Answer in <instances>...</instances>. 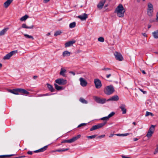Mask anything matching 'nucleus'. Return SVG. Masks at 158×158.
<instances>
[{
  "mask_svg": "<svg viewBox=\"0 0 158 158\" xmlns=\"http://www.w3.org/2000/svg\"><path fill=\"white\" fill-rule=\"evenodd\" d=\"M34 26L33 25H32L28 27L27 26L26 24L25 23H23L22 25V27L24 28H29L31 29L32 28L34 27Z\"/></svg>",
  "mask_w": 158,
  "mask_h": 158,
  "instance_id": "obj_24",
  "label": "nucleus"
},
{
  "mask_svg": "<svg viewBox=\"0 0 158 158\" xmlns=\"http://www.w3.org/2000/svg\"><path fill=\"white\" fill-rule=\"evenodd\" d=\"M61 33L62 32L60 31H56L55 32L54 35L55 36H56L58 35H60Z\"/></svg>",
  "mask_w": 158,
  "mask_h": 158,
  "instance_id": "obj_36",
  "label": "nucleus"
},
{
  "mask_svg": "<svg viewBox=\"0 0 158 158\" xmlns=\"http://www.w3.org/2000/svg\"><path fill=\"white\" fill-rule=\"evenodd\" d=\"M114 55L116 59L117 60L122 61L123 60V57L120 53L115 52L114 53Z\"/></svg>",
  "mask_w": 158,
  "mask_h": 158,
  "instance_id": "obj_7",
  "label": "nucleus"
},
{
  "mask_svg": "<svg viewBox=\"0 0 158 158\" xmlns=\"http://www.w3.org/2000/svg\"><path fill=\"white\" fill-rule=\"evenodd\" d=\"M125 10L123 5L119 4L116 8L114 13H117V16L119 17H123L124 16V13Z\"/></svg>",
  "mask_w": 158,
  "mask_h": 158,
  "instance_id": "obj_2",
  "label": "nucleus"
},
{
  "mask_svg": "<svg viewBox=\"0 0 158 158\" xmlns=\"http://www.w3.org/2000/svg\"><path fill=\"white\" fill-rule=\"evenodd\" d=\"M138 140V139H137V138H135L134 139V141H136Z\"/></svg>",
  "mask_w": 158,
  "mask_h": 158,
  "instance_id": "obj_59",
  "label": "nucleus"
},
{
  "mask_svg": "<svg viewBox=\"0 0 158 158\" xmlns=\"http://www.w3.org/2000/svg\"><path fill=\"white\" fill-rule=\"evenodd\" d=\"M50 35V32H48V33L47 34V36H49V35Z\"/></svg>",
  "mask_w": 158,
  "mask_h": 158,
  "instance_id": "obj_63",
  "label": "nucleus"
},
{
  "mask_svg": "<svg viewBox=\"0 0 158 158\" xmlns=\"http://www.w3.org/2000/svg\"><path fill=\"white\" fill-rule=\"evenodd\" d=\"M155 127L154 125H152L150 127L149 131H152L153 133L155 129Z\"/></svg>",
  "mask_w": 158,
  "mask_h": 158,
  "instance_id": "obj_35",
  "label": "nucleus"
},
{
  "mask_svg": "<svg viewBox=\"0 0 158 158\" xmlns=\"http://www.w3.org/2000/svg\"><path fill=\"white\" fill-rule=\"evenodd\" d=\"M152 34L154 38L156 39L158 38V30L152 32Z\"/></svg>",
  "mask_w": 158,
  "mask_h": 158,
  "instance_id": "obj_20",
  "label": "nucleus"
},
{
  "mask_svg": "<svg viewBox=\"0 0 158 158\" xmlns=\"http://www.w3.org/2000/svg\"><path fill=\"white\" fill-rule=\"evenodd\" d=\"M70 55V52L67 51H64L62 54V55L64 57L65 56H69Z\"/></svg>",
  "mask_w": 158,
  "mask_h": 158,
  "instance_id": "obj_23",
  "label": "nucleus"
},
{
  "mask_svg": "<svg viewBox=\"0 0 158 158\" xmlns=\"http://www.w3.org/2000/svg\"><path fill=\"white\" fill-rule=\"evenodd\" d=\"M12 56L10 54V53L7 54L3 58L4 60L9 59Z\"/></svg>",
  "mask_w": 158,
  "mask_h": 158,
  "instance_id": "obj_29",
  "label": "nucleus"
},
{
  "mask_svg": "<svg viewBox=\"0 0 158 158\" xmlns=\"http://www.w3.org/2000/svg\"><path fill=\"white\" fill-rule=\"evenodd\" d=\"M53 94H50L49 93H47L45 94H41L39 95L40 97H43L47 96H49Z\"/></svg>",
  "mask_w": 158,
  "mask_h": 158,
  "instance_id": "obj_38",
  "label": "nucleus"
},
{
  "mask_svg": "<svg viewBox=\"0 0 158 158\" xmlns=\"http://www.w3.org/2000/svg\"><path fill=\"white\" fill-rule=\"evenodd\" d=\"M69 150V148H67L65 149H58L55 150L54 151H52V152H63L68 151Z\"/></svg>",
  "mask_w": 158,
  "mask_h": 158,
  "instance_id": "obj_21",
  "label": "nucleus"
},
{
  "mask_svg": "<svg viewBox=\"0 0 158 158\" xmlns=\"http://www.w3.org/2000/svg\"><path fill=\"white\" fill-rule=\"evenodd\" d=\"M47 86L49 90L51 92H53L55 91V89L53 88V86L49 83H47Z\"/></svg>",
  "mask_w": 158,
  "mask_h": 158,
  "instance_id": "obj_18",
  "label": "nucleus"
},
{
  "mask_svg": "<svg viewBox=\"0 0 158 158\" xmlns=\"http://www.w3.org/2000/svg\"><path fill=\"white\" fill-rule=\"evenodd\" d=\"M115 135H117L118 136H122V134H115Z\"/></svg>",
  "mask_w": 158,
  "mask_h": 158,
  "instance_id": "obj_54",
  "label": "nucleus"
},
{
  "mask_svg": "<svg viewBox=\"0 0 158 158\" xmlns=\"http://www.w3.org/2000/svg\"><path fill=\"white\" fill-rule=\"evenodd\" d=\"M100 119L102 120H107L109 119V118L107 116H106L101 118Z\"/></svg>",
  "mask_w": 158,
  "mask_h": 158,
  "instance_id": "obj_44",
  "label": "nucleus"
},
{
  "mask_svg": "<svg viewBox=\"0 0 158 158\" xmlns=\"http://www.w3.org/2000/svg\"><path fill=\"white\" fill-rule=\"evenodd\" d=\"M151 27V25L149 24L148 25V28L149 29Z\"/></svg>",
  "mask_w": 158,
  "mask_h": 158,
  "instance_id": "obj_58",
  "label": "nucleus"
},
{
  "mask_svg": "<svg viewBox=\"0 0 158 158\" xmlns=\"http://www.w3.org/2000/svg\"><path fill=\"white\" fill-rule=\"evenodd\" d=\"M132 123L135 125H136V123L135 122H133Z\"/></svg>",
  "mask_w": 158,
  "mask_h": 158,
  "instance_id": "obj_64",
  "label": "nucleus"
},
{
  "mask_svg": "<svg viewBox=\"0 0 158 158\" xmlns=\"http://www.w3.org/2000/svg\"><path fill=\"white\" fill-rule=\"evenodd\" d=\"M119 100V97L117 95H114L110 98L108 99L107 101H117Z\"/></svg>",
  "mask_w": 158,
  "mask_h": 158,
  "instance_id": "obj_15",
  "label": "nucleus"
},
{
  "mask_svg": "<svg viewBox=\"0 0 158 158\" xmlns=\"http://www.w3.org/2000/svg\"><path fill=\"white\" fill-rule=\"evenodd\" d=\"M87 124V123H82L79 124L77 127L78 128L80 127H81L86 126Z\"/></svg>",
  "mask_w": 158,
  "mask_h": 158,
  "instance_id": "obj_43",
  "label": "nucleus"
},
{
  "mask_svg": "<svg viewBox=\"0 0 158 158\" xmlns=\"http://www.w3.org/2000/svg\"><path fill=\"white\" fill-rule=\"evenodd\" d=\"M119 108L121 109V111H122V114H125L127 112L126 106L125 104H122L120 106Z\"/></svg>",
  "mask_w": 158,
  "mask_h": 158,
  "instance_id": "obj_12",
  "label": "nucleus"
},
{
  "mask_svg": "<svg viewBox=\"0 0 158 158\" xmlns=\"http://www.w3.org/2000/svg\"><path fill=\"white\" fill-rule=\"evenodd\" d=\"M9 29L8 27L6 28L1 31H0V36H2L5 35Z\"/></svg>",
  "mask_w": 158,
  "mask_h": 158,
  "instance_id": "obj_19",
  "label": "nucleus"
},
{
  "mask_svg": "<svg viewBox=\"0 0 158 158\" xmlns=\"http://www.w3.org/2000/svg\"><path fill=\"white\" fill-rule=\"evenodd\" d=\"M127 136V135L126 134H122V136Z\"/></svg>",
  "mask_w": 158,
  "mask_h": 158,
  "instance_id": "obj_61",
  "label": "nucleus"
},
{
  "mask_svg": "<svg viewBox=\"0 0 158 158\" xmlns=\"http://www.w3.org/2000/svg\"><path fill=\"white\" fill-rule=\"evenodd\" d=\"M106 121H105L102 123H99L97 125L93 126L92 127L90 128V131H93L101 128L106 124Z\"/></svg>",
  "mask_w": 158,
  "mask_h": 158,
  "instance_id": "obj_4",
  "label": "nucleus"
},
{
  "mask_svg": "<svg viewBox=\"0 0 158 158\" xmlns=\"http://www.w3.org/2000/svg\"><path fill=\"white\" fill-rule=\"evenodd\" d=\"M94 83L96 88L99 89L101 87L102 83L101 81L99 79H95L94 80Z\"/></svg>",
  "mask_w": 158,
  "mask_h": 158,
  "instance_id": "obj_8",
  "label": "nucleus"
},
{
  "mask_svg": "<svg viewBox=\"0 0 158 158\" xmlns=\"http://www.w3.org/2000/svg\"><path fill=\"white\" fill-rule=\"evenodd\" d=\"M111 76V74H108L106 76V77H107V78H109L110 76Z\"/></svg>",
  "mask_w": 158,
  "mask_h": 158,
  "instance_id": "obj_50",
  "label": "nucleus"
},
{
  "mask_svg": "<svg viewBox=\"0 0 158 158\" xmlns=\"http://www.w3.org/2000/svg\"><path fill=\"white\" fill-rule=\"evenodd\" d=\"M97 136V135H94L89 136H88L87 137V138L88 139H94Z\"/></svg>",
  "mask_w": 158,
  "mask_h": 158,
  "instance_id": "obj_39",
  "label": "nucleus"
},
{
  "mask_svg": "<svg viewBox=\"0 0 158 158\" xmlns=\"http://www.w3.org/2000/svg\"><path fill=\"white\" fill-rule=\"evenodd\" d=\"M76 23L75 22H73L70 23L69 24V27L70 28H73L75 27L76 26Z\"/></svg>",
  "mask_w": 158,
  "mask_h": 158,
  "instance_id": "obj_34",
  "label": "nucleus"
},
{
  "mask_svg": "<svg viewBox=\"0 0 158 158\" xmlns=\"http://www.w3.org/2000/svg\"><path fill=\"white\" fill-rule=\"evenodd\" d=\"M24 35L26 38L31 39L32 40H33L34 39V38H33V37L31 35H30L26 34H24Z\"/></svg>",
  "mask_w": 158,
  "mask_h": 158,
  "instance_id": "obj_33",
  "label": "nucleus"
},
{
  "mask_svg": "<svg viewBox=\"0 0 158 158\" xmlns=\"http://www.w3.org/2000/svg\"><path fill=\"white\" fill-rule=\"evenodd\" d=\"M81 135H78L76 136L73 137L70 139L63 140L61 142V143H73L79 139L81 137Z\"/></svg>",
  "mask_w": 158,
  "mask_h": 158,
  "instance_id": "obj_5",
  "label": "nucleus"
},
{
  "mask_svg": "<svg viewBox=\"0 0 158 158\" xmlns=\"http://www.w3.org/2000/svg\"><path fill=\"white\" fill-rule=\"evenodd\" d=\"M66 70L62 68L61 69V71L60 73V74L63 76H64L65 75L64 73L66 72Z\"/></svg>",
  "mask_w": 158,
  "mask_h": 158,
  "instance_id": "obj_25",
  "label": "nucleus"
},
{
  "mask_svg": "<svg viewBox=\"0 0 158 158\" xmlns=\"http://www.w3.org/2000/svg\"><path fill=\"white\" fill-rule=\"evenodd\" d=\"M153 5L150 3L148 4V10H153Z\"/></svg>",
  "mask_w": 158,
  "mask_h": 158,
  "instance_id": "obj_32",
  "label": "nucleus"
},
{
  "mask_svg": "<svg viewBox=\"0 0 158 158\" xmlns=\"http://www.w3.org/2000/svg\"><path fill=\"white\" fill-rule=\"evenodd\" d=\"M79 101L81 102L82 103H84V104H87L88 103V102L84 98H80L79 99Z\"/></svg>",
  "mask_w": 158,
  "mask_h": 158,
  "instance_id": "obj_31",
  "label": "nucleus"
},
{
  "mask_svg": "<svg viewBox=\"0 0 158 158\" xmlns=\"http://www.w3.org/2000/svg\"><path fill=\"white\" fill-rule=\"evenodd\" d=\"M110 69H111L109 68H104L102 69V70H105V71H107V70H110Z\"/></svg>",
  "mask_w": 158,
  "mask_h": 158,
  "instance_id": "obj_46",
  "label": "nucleus"
},
{
  "mask_svg": "<svg viewBox=\"0 0 158 158\" xmlns=\"http://www.w3.org/2000/svg\"><path fill=\"white\" fill-rule=\"evenodd\" d=\"M55 82L56 83L61 85H64L67 83L66 80L60 78L56 79Z\"/></svg>",
  "mask_w": 158,
  "mask_h": 158,
  "instance_id": "obj_6",
  "label": "nucleus"
},
{
  "mask_svg": "<svg viewBox=\"0 0 158 158\" xmlns=\"http://www.w3.org/2000/svg\"><path fill=\"white\" fill-rule=\"evenodd\" d=\"M48 148V146L46 145L44 147L41 148L38 150L34 151L33 152L34 153H37L40 152H42L45 151Z\"/></svg>",
  "mask_w": 158,
  "mask_h": 158,
  "instance_id": "obj_14",
  "label": "nucleus"
},
{
  "mask_svg": "<svg viewBox=\"0 0 158 158\" xmlns=\"http://www.w3.org/2000/svg\"><path fill=\"white\" fill-rule=\"evenodd\" d=\"M153 10H148V15L151 17L153 15Z\"/></svg>",
  "mask_w": 158,
  "mask_h": 158,
  "instance_id": "obj_27",
  "label": "nucleus"
},
{
  "mask_svg": "<svg viewBox=\"0 0 158 158\" xmlns=\"http://www.w3.org/2000/svg\"><path fill=\"white\" fill-rule=\"evenodd\" d=\"M70 73H71L72 74H73V75H75V73L73 72V71H70L69 72Z\"/></svg>",
  "mask_w": 158,
  "mask_h": 158,
  "instance_id": "obj_53",
  "label": "nucleus"
},
{
  "mask_svg": "<svg viewBox=\"0 0 158 158\" xmlns=\"http://www.w3.org/2000/svg\"><path fill=\"white\" fill-rule=\"evenodd\" d=\"M38 77V76H34L33 77V78L34 79H36Z\"/></svg>",
  "mask_w": 158,
  "mask_h": 158,
  "instance_id": "obj_55",
  "label": "nucleus"
},
{
  "mask_svg": "<svg viewBox=\"0 0 158 158\" xmlns=\"http://www.w3.org/2000/svg\"><path fill=\"white\" fill-rule=\"evenodd\" d=\"M88 15L85 13H84L81 15L78 16V18L81 19V20H85L88 18Z\"/></svg>",
  "mask_w": 158,
  "mask_h": 158,
  "instance_id": "obj_13",
  "label": "nucleus"
},
{
  "mask_svg": "<svg viewBox=\"0 0 158 158\" xmlns=\"http://www.w3.org/2000/svg\"><path fill=\"white\" fill-rule=\"evenodd\" d=\"M105 136V135H101L99 136L98 138H103V137H104Z\"/></svg>",
  "mask_w": 158,
  "mask_h": 158,
  "instance_id": "obj_49",
  "label": "nucleus"
},
{
  "mask_svg": "<svg viewBox=\"0 0 158 158\" xmlns=\"http://www.w3.org/2000/svg\"><path fill=\"white\" fill-rule=\"evenodd\" d=\"M29 18L28 15H26L23 16L20 19V20L21 21H23L26 20L28 18Z\"/></svg>",
  "mask_w": 158,
  "mask_h": 158,
  "instance_id": "obj_26",
  "label": "nucleus"
},
{
  "mask_svg": "<svg viewBox=\"0 0 158 158\" xmlns=\"http://www.w3.org/2000/svg\"><path fill=\"white\" fill-rule=\"evenodd\" d=\"M81 85L83 87L86 86L87 84L86 81L83 78L81 77L79 79Z\"/></svg>",
  "mask_w": 158,
  "mask_h": 158,
  "instance_id": "obj_11",
  "label": "nucleus"
},
{
  "mask_svg": "<svg viewBox=\"0 0 158 158\" xmlns=\"http://www.w3.org/2000/svg\"><path fill=\"white\" fill-rule=\"evenodd\" d=\"M115 114V113L114 112H112L111 113H110V114H109L107 116V117H108V118H109L113 116Z\"/></svg>",
  "mask_w": 158,
  "mask_h": 158,
  "instance_id": "obj_42",
  "label": "nucleus"
},
{
  "mask_svg": "<svg viewBox=\"0 0 158 158\" xmlns=\"http://www.w3.org/2000/svg\"><path fill=\"white\" fill-rule=\"evenodd\" d=\"M153 133L152 131H149L148 130V132L146 136L148 138H150L152 136Z\"/></svg>",
  "mask_w": 158,
  "mask_h": 158,
  "instance_id": "obj_28",
  "label": "nucleus"
},
{
  "mask_svg": "<svg viewBox=\"0 0 158 158\" xmlns=\"http://www.w3.org/2000/svg\"><path fill=\"white\" fill-rule=\"evenodd\" d=\"M149 115H151L152 116H154V114L152 113L147 111L145 114V116H148Z\"/></svg>",
  "mask_w": 158,
  "mask_h": 158,
  "instance_id": "obj_37",
  "label": "nucleus"
},
{
  "mask_svg": "<svg viewBox=\"0 0 158 158\" xmlns=\"http://www.w3.org/2000/svg\"><path fill=\"white\" fill-rule=\"evenodd\" d=\"M50 0H44L43 2L44 3H47Z\"/></svg>",
  "mask_w": 158,
  "mask_h": 158,
  "instance_id": "obj_52",
  "label": "nucleus"
},
{
  "mask_svg": "<svg viewBox=\"0 0 158 158\" xmlns=\"http://www.w3.org/2000/svg\"><path fill=\"white\" fill-rule=\"evenodd\" d=\"M142 72L144 74H146V72L144 70L142 71Z\"/></svg>",
  "mask_w": 158,
  "mask_h": 158,
  "instance_id": "obj_57",
  "label": "nucleus"
},
{
  "mask_svg": "<svg viewBox=\"0 0 158 158\" xmlns=\"http://www.w3.org/2000/svg\"><path fill=\"white\" fill-rule=\"evenodd\" d=\"M140 91H141V92H142L143 94H145L147 93V92L143 90L142 89H139Z\"/></svg>",
  "mask_w": 158,
  "mask_h": 158,
  "instance_id": "obj_48",
  "label": "nucleus"
},
{
  "mask_svg": "<svg viewBox=\"0 0 158 158\" xmlns=\"http://www.w3.org/2000/svg\"><path fill=\"white\" fill-rule=\"evenodd\" d=\"M114 91V89L112 85L107 86L104 90V93L107 95H110L112 94Z\"/></svg>",
  "mask_w": 158,
  "mask_h": 158,
  "instance_id": "obj_3",
  "label": "nucleus"
},
{
  "mask_svg": "<svg viewBox=\"0 0 158 158\" xmlns=\"http://www.w3.org/2000/svg\"><path fill=\"white\" fill-rule=\"evenodd\" d=\"M9 91L11 93L16 95L19 94V93H20L21 94L24 95H28L29 94V92L25 89L22 88H17L13 89H9Z\"/></svg>",
  "mask_w": 158,
  "mask_h": 158,
  "instance_id": "obj_1",
  "label": "nucleus"
},
{
  "mask_svg": "<svg viewBox=\"0 0 158 158\" xmlns=\"http://www.w3.org/2000/svg\"><path fill=\"white\" fill-rule=\"evenodd\" d=\"M108 4H106L105 5V6H104V8H106V7H107L108 6Z\"/></svg>",
  "mask_w": 158,
  "mask_h": 158,
  "instance_id": "obj_62",
  "label": "nucleus"
},
{
  "mask_svg": "<svg viewBox=\"0 0 158 158\" xmlns=\"http://www.w3.org/2000/svg\"><path fill=\"white\" fill-rule=\"evenodd\" d=\"M76 42L75 40H72L68 41L65 44V48L69 47L71 46L73 44Z\"/></svg>",
  "mask_w": 158,
  "mask_h": 158,
  "instance_id": "obj_16",
  "label": "nucleus"
},
{
  "mask_svg": "<svg viewBox=\"0 0 158 158\" xmlns=\"http://www.w3.org/2000/svg\"><path fill=\"white\" fill-rule=\"evenodd\" d=\"M157 152H158V145L157 146V148L155 149V151L154 152V154H156Z\"/></svg>",
  "mask_w": 158,
  "mask_h": 158,
  "instance_id": "obj_45",
  "label": "nucleus"
},
{
  "mask_svg": "<svg viewBox=\"0 0 158 158\" xmlns=\"http://www.w3.org/2000/svg\"><path fill=\"white\" fill-rule=\"evenodd\" d=\"M95 101L98 103L103 104L106 102V99H101L100 98L95 97Z\"/></svg>",
  "mask_w": 158,
  "mask_h": 158,
  "instance_id": "obj_9",
  "label": "nucleus"
},
{
  "mask_svg": "<svg viewBox=\"0 0 158 158\" xmlns=\"http://www.w3.org/2000/svg\"><path fill=\"white\" fill-rule=\"evenodd\" d=\"M142 34L143 35V36H145V37L147 36V34L146 33H142Z\"/></svg>",
  "mask_w": 158,
  "mask_h": 158,
  "instance_id": "obj_56",
  "label": "nucleus"
},
{
  "mask_svg": "<svg viewBox=\"0 0 158 158\" xmlns=\"http://www.w3.org/2000/svg\"><path fill=\"white\" fill-rule=\"evenodd\" d=\"M17 53V50L13 51L10 52V54L12 56L14 54H16Z\"/></svg>",
  "mask_w": 158,
  "mask_h": 158,
  "instance_id": "obj_41",
  "label": "nucleus"
},
{
  "mask_svg": "<svg viewBox=\"0 0 158 158\" xmlns=\"http://www.w3.org/2000/svg\"><path fill=\"white\" fill-rule=\"evenodd\" d=\"M98 40L99 41L103 42L104 41V39L103 37H101L98 38Z\"/></svg>",
  "mask_w": 158,
  "mask_h": 158,
  "instance_id": "obj_40",
  "label": "nucleus"
},
{
  "mask_svg": "<svg viewBox=\"0 0 158 158\" xmlns=\"http://www.w3.org/2000/svg\"><path fill=\"white\" fill-rule=\"evenodd\" d=\"M15 154L6 155H0V158H4L7 157H11L15 155Z\"/></svg>",
  "mask_w": 158,
  "mask_h": 158,
  "instance_id": "obj_30",
  "label": "nucleus"
},
{
  "mask_svg": "<svg viewBox=\"0 0 158 158\" xmlns=\"http://www.w3.org/2000/svg\"><path fill=\"white\" fill-rule=\"evenodd\" d=\"M13 0H7L4 3V5L5 8H7L12 2Z\"/></svg>",
  "mask_w": 158,
  "mask_h": 158,
  "instance_id": "obj_17",
  "label": "nucleus"
},
{
  "mask_svg": "<svg viewBox=\"0 0 158 158\" xmlns=\"http://www.w3.org/2000/svg\"><path fill=\"white\" fill-rule=\"evenodd\" d=\"M114 135L113 134H110V135L109 136V137L110 138L112 137L113 135Z\"/></svg>",
  "mask_w": 158,
  "mask_h": 158,
  "instance_id": "obj_60",
  "label": "nucleus"
},
{
  "mask_svg": "<svg viewBox=\"0 0 158 158\" xmlns=\"http://www.w3.org/2000/svg\"><path fill=\"white\" fill-rule=\"evenodd\" d=\"M106 2V0H101L100 1L97 5L98 8L99 10L102 9Z\"/></svg>",
  "mask_w": 158,
  "mask_h": 158,
  "instance_id": "obj_10",
  "label": "nucleus"
},
{
  "mask_svg": "<svg viewBox=\"0 0 158 158\" xmlns=\"http://www.w3.org/2000/svg\"><path fill=\"white\" fill-rule=\"evenodd\" d=\"M156 20L157 21H158V11L156 14Z\"/></svg>",
  "mask_w": 158,
  "mask_h": 158,
  "instance_id": "obj_51",
  "label": "nucleus"
},
{
  "mask_svg": "<svg viewBox=\"0 0 158 158\" xmlns=\"http://www.w3.org/2000/svg\"><path fill=\"white\" fill-rule=\"evenodd\" d=\"M33 152L32 151H29L27 152V154L28 155H32L33 154Z\"/></svg>",
  "mask_w": 158,
  "mask_h": 158,
  "instance_id": "obj_47",
  "label": "nucleus"
},
{
  "mask_svg": "<svg viewBox=\"0 0 158 158\" xmlns=\"http://www.w3.org/2000/svg\"><path fill=\"white\" fill-rule=\"evenodd\" d=\"M54 85L55 88L57 90H60L63 89V87L59 86L56 83L54 84Z\"/></svg>",
  "mask_w": 158,
  "mask_h": 158,
  "instance_id": "obj_22",
  "label": "nucleus"
}]
</instances>
